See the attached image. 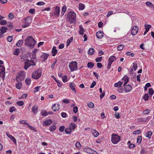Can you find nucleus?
Here are the masks:
<instances>
[{
  "label": "nucleus",
  "instance_id": "052dcab7",
  "mask_svg": "<svg viewBox=\"0 0 154 154\" xmlns=\"http://www.w3.org/2000/svg\"><path fill=\"white\" fill-rule=\"evenodd\" d=\"M65 127L63 126H62L60 127L59 129V130L61 132H63V131L64 129H65Z\"/></svg>",
  "mask_w": 154,
  "mask_h": 154
},
{
  "label": "nucleus",
  "instance_id": "a878e982",
  "mask_svg": "<svg viewBox=\"0 0 154 154\" xmlns=\"http://www.w3.org/2000/svg\"><path fill=\"white\" fill-rule=\"evenodd\" d=\"M122 84V82L119 81L118 82L115 83L114 86L116 87L119 88L121 87Z\"/></svg>",
  "mask_w": 154,
  "mask_h": 154
},
{
  "label": "nucleus",
  "instance_id": "58836bf2",
  "mask_svg": "<svg viewBox=\"0 0 154 154\" xmlns=\"http://www.w3.org/2000/svg\"><path fill=\"white\" fill-rule=\"evenodd\" d=\"M133 66L132 68V70L134 69V70H136L137 67V64L136 63L134 62L133 63Z\"/></svg>",
  "mask_w": 154,
  "mask_h": 154
},
{
  "label": "nucleus",
  "instance_id": "8fccbe9b",
  "mask_svg": "<svg viewBox=\"0 0 154 154\" xmlns=\"http://www.w3.org/2000/svg\"><path fill=\"white\" fill-rule=\"evenodd\" d=\"M99 91L101 93L100 96H104L105 94V93L104 91L102 92V89L101 88H100L99 89Z\"/></svg>",
  "mask_w": 154,
  "mask_h": 154
},
{
  "label": "nucleus",
  "instance_id": "0eeeda50",
  "mask_svg": "<svg viewBox=\"0 0 154 154\" xmlns=\"http://www.w3.org/2000/svg\"><path fill=\"white\" fill-rule=\"evenodd\" d=\"M25 77V73L24 71H20L19 73V75L17 78V80H23Z\"/></svg>",
  "mask_w": 154,
  "mask_h": 154
},
{
  "label": "nucleus",
  "instance_id": "6e6552de",
  "mask_svg": "<svg viewBox=\"0 0 154 154\" xmlns=\"http://www.w3.org/2000/svg\"><path fill=\"white\" fill-rule=\"evenodd\" d=\"M138 29L139 28L137 26H134L131 29V34L133 35H136L138 32Z\"/></svg>",
  "mask_w": 154,
  "mask_h": 154
},
{
  "label": "nucleus",
  "instance_id": "0e129e2a",
  "mask_svg": "<svg viewBox=\"0 0 154 154\" xmlns=\"http://www.w3.org/2000/svg\"><path fill=\"white\" fill-rule=\"evenodd\" d=\"M78 111V108L77 106H75L73 108V111L75 113H77Z\"/></svg>",
  "mask_w": 154,
  "mask_h": 154
},
{
  "label": "nucleus",
  "instance_id": "6ab92c4d",
  "mask_svg": "<svg viewBox=\"0 0 154 154\" xmlns=\"http://www.w3.org/2000/svg\"><path fill=\"white\" fill-rule=\"evenodd\" d=\"M23 43V41L22 40H19L17 41L16 43V45L18 47H20Z\"/></svg>",
  "mask_w": 154,
  "mask_h": 154
},
{
  "label": "nucleus",
  "instance_id": "13d9d810",
  "mask_svg": "<svg viewBox=\"0 0 154 154\" xmlns=\"http://www.w3.org/2000/svg\"><path fill=\"white\" fill-rule=\"evenodd\" d=\"M16 110V108L14 106H12L10 108L9 111L11 112H12Z\"/></svg>",
  "mask_w": 154,
  "mask_h": 154
},
{
  "label": "nucleus",
  "instance_id": "423d86ee",
  "mask_svg": "<svg viewBox=\"0 0 154 154\" xmlns=\"http://www.w3.org/2000/svg\"><path fill=\"white\" fill-rule=\"evenodd\" d=\"M76 17V14L74 12H70L68 14V17L69 20L71 22H73L75 21Z\"/></svg>",
  "mask_w": 154,
  "mask_h": 154
},
{
  "label": "nucleus",
  "instance_id": "6e6d98bb",
  "mask_svg": "<svg viewBox=\"0 0 154 154\" xmlns=\"http://www.w3.org/2000/svg\"><path fill=\"white\" fill-rule=\"evenodd\" d=\"M31 80L29 79H26L25 82L27 85H29L30 84Z\"/></svg>",
  "mask_w": 154,
  "mask_h": 154
},
{
  "label": "nucleus",
  "instance_id": "20e7f679",
  "mask_svg": "<svg viewBox=\"0 0 154 154\" xmlns=\"http://www.w3.org/2000/svg\"><path fill=\"white\" fill-rule=\"evenodd\" d=\"M120 137L117 134H113L112 135L111 141L114 144L117 143L120 140Z\"/></svg>",
  "mask_w": 154,
  "mask_h": 154
},
{
  "label": "nucleus",
  "instance_id": "2f4dec72",
  "mask_svg": "<svg viewBox=\"0 0 154 154\" xmlns=\"http://www.w3.org/2000/svg\"><path fill=\"white\" fill-rule=\"evenodd\" d=\"M65 133L67 134H69L72 132V130L69 127L66 128L65 130Z\"/></svg>",
  "mask_w": 154,
  "mask_h": 154
},
{
  "label": "nucleus",
  "instance_id": "774afa93",
  "mask_svg": "<svg viewBox=\"0 0 154 154\" xmlns=\"http://www.w3.org/2000/svg\"><path fill=\"white\" fill-rule=\"evenodd\" d=\"M41 88V86H40L35 87L34 88V91L35 92H37L38 91V90L39 89V88Z\"/></svg>",
  "mask_w": 154,
  "mask_h": 154
},
{
  "label": "nucleus",
  "instance_id": "864d4df0",
  "mask_svg": "<svg viewBox=\"0 0 154 154\" xmlns=\"http://www.w3.org/2000/svg\"><path fill=\"white\" fill-rule=\"evenodd\" d=\"M88 106L89 107L93 108L94 107V105L92 102H90L87 104Z\"/></svg>",
  "mask_w": 154,
  "mask_h": 154
},
{
  "label": "nucleus",
  "instance_id": "338daca9",
  "mask_svg": "<svg viewBox=\"0 0 154 154\" xmlns=\"http://www.w3.org/2000/svg\"><path fill=\"white\" fill-rule=\"evenodd\" d=\"M146 5L149 7L152 6L153 4L149 2H147L146 3Z\"/></svg>",
  "mask_w": 154,
  "mask_h": 154
},
{
  "label": "nucleus",
  "instance_id": "f03ea898",
  "mask_svg": "<svg viewBox=\"0 0 154 154\" xmlns=\"http://www.w3.org/2000/svg\"><path fill=\"white\" fill-rule=\"evenodd\" d=\"M37 60H35L32 58L31 59V60L28 59L26 60L24 62V68L26 70L30 66H35Z\"/></svg>",
  "mask_w": 154,
  "mask_h": 154
},
{
  "label": "nucleus",
  "instance_id": "b1692460",
  "mask_svg": "<svg viewBox=\"0 0 154 154\" xmlns=\"http://www.w3.org/2000/svg\"><path fill=\"white\" fill-rule=\"evenodd\" d=\"M60 12V8L58 6H56L55 7V11L54 12L55 15L57 16H58Z\"/></svg>",
  "mask_w": 154,
  "mask_h": 154
},
{
  "label": "nucleus",
  "instance_id": "de8ad7c7",
  "mask_svg": "<svg viewBox=\"0 0 154 154\" xmlns=\"http://www.w3.org/2000/svg\"><path fill=\"white\" fill-rule=\"evenodd\" d=\"M151 26L150 25H145V27L146 30L149 31Z\"/></svg>",
  "mask_w": 154,
  "mask_h": 154
},
{
  "label": "nucleus",
  "instance_id": "c9c22d12",
  "mask_svg": "<svg viewBox=\"0 0 154 154\" xmlns=\"http://www.w3.org/2000/svg\"><path fill=\"white\" fill-rule=\"evenodd\" d=\"M66 6H64L62 9V12L61 14H62V16H63L64 14V13L66 12Z\"/></svg>",
  "mask_w": 154,
  "mask_h": 154
},
{
  "label": "nucleus",
  "instance_id": "3c124183",
  "mask_svg": "<svg viewBox=\"0 0 154 154\" xmlns=\"http://www.w3.org/2000/svg\"><path fill=\"white\" fill-rule=\"evenodd\" d=\"M7 23V21L5 20H2L0 22V24L2 25H5Z\"/></svg>",
  "mask_w": 154,
  "mask_h": 154
},
{
  "label": "nucleus",
  "instance_id": "412c9836",
  "mask_svg": "<svg viewBox=\"0 0 154 154\" xmlns=\"http://www.w3.org/2000/svg\"><path fill=\"white\" fill-rule=\"evenodd\" d=\"M57 53V51L56 49V47L55 46H54L52 48V56H54Z\"/></svg>",
  "mask_w": 154,
  "mask_h": 154
},
{
  "label": "nucleus",
  "instance_id": "4d7b16f0",
  "mask_svg": "<svg viewBox=\"0 0 154 154\" xmlns=\"http://www.w3.org/2000/svg\"><path fill=\"white\" fill-rule=\"evenodd\" d=\"M35 12V10L34 9H30L29 11V13L32 14H34Z\"/></svg>",
  "mask_w": 154,
  "mask_h": 154
},
{
  "label": "nucleus",
  "instance_id": "39448f33",
  "mask_svg": "<svg viewBox=\"0 0 154 154\" xmlns=\"http://www.w3.org/2000/svg\"><path fill=\"white\" fill-rule=\"evenodd\" d=\"M69 67L72 72L75 70H76L77 68V63L75 61H72L69 64Z\"/></svg>",
  "mask_w": 154,
  "mask_h": 154
},
{
  "label": "nucleus",
  "instance_id": "f3484780",
  "mask_svg": "<svg viewBox=\"0 0 154 154\" xmlns=\"http://www.w3.org/2000/svg\"><path fill=\"white\" fill-rule=\"evenodd\" d=\"M88 153L91 154H98L95 151L90 148H88L87 149Z\"/></svg>",
  "mask_w": 154,
  "mask_h": 154
},
{
  "label": "nucleus",
  "instance_id": "473e14b6",
  "mask_svg": "<svg viewBox=\"0 0 154 154\" xmlns=\"http://www.w3.org/2000/svg\"><path fill=\"white\" fill-rule=\"evenodd\" d=\"M79 29H80L79 33L81 35H83L84 34V29L82 26H79Z\"/></svg>",
  "mask_w": 154,
  "mask_h": 154
},
{
  "label": "nucleus",
  "instance_id": "1a4fd4ad",
  "mask_svg": "<svg viewBox=\"0 0 154 154\" xmlns=\"http://www.w3.org/2000/svg\"><path fill=\"white\" fill-rule=\"evenodd\" d=\"M60 109V105L57 103L53 104L52 106V109L54 111H58Z\"/></svg>",
  "mask_w": 154,
  "mask_h": 154
},
{
  "label": "nucleus",
  "instance_id": "f704fd0d",
  "mask_svg": "<svg viewBox=\"0 0 154 154\" xmlns=\"http://www.w3.org/2000/svg\"><path fill=\"white\" fill-rule=\"evenodd\" d=\"M142 140V137L141 136H139L137 139V143L138 144L140 143Z\"/></svg>",
  "mask_w": 154,
  "mask_h": 154
},
{
  "label": "nucleus",
  "instance_id": "79ce46f5",
  "mask_svg": "<svg viewBox=\"0 0 154 154\" xmlns=\"http://www.w3.org/2000/svg\"><path fill=\"white\" fill-rule=\"evenodd\" d=\"M62 80L64 82H66L68 81L67 79V76L66 75H65L63 76H62Z\"/></svg>",
  "mask_w": 154,
  "mask_h": 154
},
{
  "label": "nucleus",
  "instance_id": "72a5a7b5",
  "mask_svg": "<svg viewBox=\"0 0 154 154\" xmlns=\"http://www.w3.org/2000/svg\"><path fill=\"white\" fill-rule=\"evenodd\" d=\"M73 38L72 37H71L69 39H68L66 42V46H68L70 44L71 41H72Z\"/></svg>",
  "mask_w": 154,
  "mask_h": 154
},
{
  "label": "nucleus",
  "instance_id": "7ed1b4c3",
  "mask_svg": "<svg viewBox=\"0 0 154 154\" xmlns=\"http://www.w3.org/2000/svg\"><path fill=\"white\" fill-rule=\"evenodd\" d=\"M42 74V70L39 69H38L33 72L32 75V78L35 79H38L41 76Z\"/></svg>",
  "mask_w": 154,
  "mask_h": 154
},
{
  "label": "nucleus",
  "instance_id": "4468645a",
  "mask_svg": "<svg viewBox=\"0 0 154 154\" xmlns=\"http://www.w3.org/2000/svg\"><path fill=\"white\" fill-rule=\"evenodd\" d=\"M96 36L97 38H101L103 36V33L101 31H98L96 33Z\"/></svg>",
  "mask_w": 154,
  "mask_h": 154
},
{
  "label": "nucleus",
  "instance_id": "393cba45",
  "mask_svg": "<svg viewBox=\"0 0 154 154\" xmlns=\"http://www.w3.org/2000/svg\"><path fill=\"white\" fill-rule=\"evenodd\" d=\"M122 79H123L124 80V86H125L126 84H127L128 83L129 79L128 77L127 76H125Z\"/></svg>",
  "mask_w": 154,
  "mask_h": 154
},
{
  "label": "nucleus",
  "instance_id": "09e8293b",
  "mask_svg": "<svg viewBox=\"0 0 154 154\" xmlns=\"http://www.w3.org/2000/svg\"><path fill=\"white\" fill-rule=\"evenodd\" d=\"M27 125H28V127L31 130L33 131H34L35 132L36 131V129L34 127H33L32 126H31L29 125L28 124Z\"/></svg>",
  "mask_w": 154,
  "mask_h": 154
},
{
  "label": "nucleus",
  "instance_id": "5701e85b",
  "mask_svg": "<svg viewBox=\"0 0 154 154\" xmlns=\"http://www.w3.org/2000/svg\"><path fill=\"white\" fill-rule=\"evenodd\" d=\"M56 129V127L54 125H51L49 127V130L51 132H52L55 131Z\"/></svg>",
  "mask_w": 154,
  "mask_h": 154
},
{
  "label": "nucleus",
  "instance_id": "2eb2a0df",
  "mask_svg": "<svg viewBox=\"0 0 154 154\" xmlns=\"http://www.w3.org/2000/svg\"><path fill=\"white\" fill-rule=\"evenodd\" d=\"M132 87L131 85H128L124 88V90L126 92H128L131 90Z\"/></svg>",
  "mask_w": 154,
  "mask_h": 154
},
{
  "label": "nucleus",
  "instance_id": "cd10ccee",
  "mask_svg": "<svg viewBox=\"0 0 154 154\" xmlns=\"http://www.w3.org/2000/svg\"><path fill=\"white\" fill-rule=\"evenodd\" d=\"M7 30V28L5 26H2L0 29V31L4 34L6 32Z\"/></svg>",
  "mask_w": 154,
  "mask_h": 154
},
{
  "label": "nucleus",
  "instance_id": "c756f323",
  "mask_svg": "<svg viewBox=\"0 0 154 154\" xmlns=\"http://www.w3.org/2000/svg\"><path fill=\"white\" fill-rule=\"evenodd\" d=\"M41 114L42 116H48V112L45 110H43L41 112Z\"/></svg>",
  "mask_w": 154,
  "mask_h": 154
},
{
  "label": "nucleus",
  "instance_id": "e433bc0d",
  "mask_svg": "<svg viewBox=\"0 0 154 154\" xmlns=\"http://www.w3.org/2000/svg\"><path fill=\"white\" fill-rule=\"evenodd\" d=\"M75 84L73 83H70L69 84V86L72 90L75 92V89L74 88Z\"/></svg>",
  "mask_w": 154,
  "mask_h": 154
},
{
  "label": "nucleus",
  "instance_id": "bb28decb",
  "mask_svg": "<svg viewBox=\"0 0 154 154\" xmlns=\"http://www.w3.org/2000/svg\"><path fill=\"white\" fill-rule=\"evenodd\" d=\"M152 135V133L151 131H149L147 132L145 135V136L146 137H148L149 138H150Z\"/></svg>",
  "mask_w": 154,
  "mask_h": 154
},
{
  "label": "nucleus",
  "instance_id": "4be33fe9",
  "mask_svg": "<svg viewBox=\"0 0 154 154\" xmlns=\"http://www.w3.org/2000/svg\"><path fill=\"white\" fill-rule=\"evenodd\" d=\"M116 57L114 56H111L109 57V62L112 63L113 61L116 60Z\"/></svg>",
  "mask_w": 154,
  "mask_h": 154
},
{
  "label": "nucleus",
  "instance_id": "dca6fc26",
  "mask_svg": "<svg viewBox=\"0 0 154 154\" xmlns=\"http://www.w3.org/2000/svg\"><path fill=\"white\" fill-rule=\"evenodd\" d=\"M7 136L11 139L14 143H17L16 139L13 137L12 135L9 134L8 133H6Z\"/></svg>",
  "mask_w": 154,
  "mask_h": 154
},
{
  "label": "nucleus",
  "instance_id": "37998d69",
  "mask_svg": "<svg viewBox=\"0 0 154 154\" xmlns=\"http://www.w3.org/2000/svg\"><path fill=\"white\" fill-rule=\"evenodd\" d=\"M22 86V83L21 82H18L17 84L16 85V87L18 89H20Z\"/></svg>",
  "mask_w": 154,
  "mask_h": 154
},
{
  "label": "nucleus",
  "instance_id": "c03bdc74",
  "mask_svg": "<svg viewBox=\"0 0 154 154\" xmlns=\"http://www.w3.org/2000/svg\"><path fill=\"white\" fill-rule=\"evenodd\" d=\"M149 93L150 95H153L154 93V90L152 88H149Z\"/></svg>",
  "mask_w": 154,
  "mask_h": 154
},
{
  "label": "nucleus",
  "instance_id": "e2e57ef3",
  "mask_svg": "<svg viewBox=\"0 0 154 154\" xmlns=\"http://www.w3.org/2000/svg\"><path fill=\"white\" fill-rule=\"evenodd\" d=\"M140 133V130H138L135 131H134L133 132V134H138Z\"/></svg>",
  "mask_w": 154,
  "mask_h": 154
},
{
  "label": "nucleus",
  "instance_id": "49530a36",
  "mask_svg": "<svg viewBox=\"0 0 154 154\" xmlns=\"http://www.w3.org/2000/svg\"><path fill=\"white\" fill-rule=\"evenodd\" d=\"M124 46L122 45H119L117 47V49L118 51H121L123 49Z\"/></svg>",
  "mask_w": 154,
  "mask_h": 154
},
{
  "label": "nucleus",
  "instance_id": "680f3d73",
  "mask_svg": "<svg viewBox=\"0 0 154 154\" xmlns=\"http://www.w3.org/2000/svg\"><path fill=\"white\" fill-rule=\"evenodd\" d=\"M32 58L35 60H36V53L35 52H32Z\"/></svg>",
  "mask_w": 154,
  "mask_h": 154
},
{
  "label": "nucleus",
  "instance_id": "7c9ffc66",
  "mask_svg": "<svg viewBox=\"0 0 154 154\" xmlns=\"http://www.w3.org/2000/svg\"><path fill=\"white\" fill-rule=\"evenodd\" d=\"M79 10H83L85 8V5L82 3H80L79 5Z\"/></svg>",
  "mask_w": 154,
  "mask_h": 154
},
{
  "label": "nucleus",
  "instance_id": "a211bd4d",
  "mask_svg": "<svg viewBox=\"0 0 154 154\" xmlns=\"http://www.w3.org/2000/svg\"><path fill=\"white\" fill-rule=\"evenodd\" d=\"M2 74L5 75V68L4 66L0 65V75Z\"/></svg>",
  "mask_w": 154,
  "mask_h": 154
},
{
  "label": "nucleus",
  "instance_id": "ddd939ff",
  "mask_svg": "<svg viewBox=\"0 0 154 154\" xmlns=\"http://www.w3.org/2000/svg\"><path fill=\"white\" fill-rule=\"evenodd\" d=\"M49 56V54L46 53H43L42 55H41L40 57L43 61H45L46 60L48 56Z\"/></svg>",
  "mask_w": 154,
  "mask_h": 154
},
{
  "label": "nucleus",
  "instance_id": "9d476101",
  "mask_svg": "<svg viewBox=\"0 0 154 154\" xmlns=\"http://www.w3.org/2000/svg\"><path fill=\"white\" fill-rule=\"evenodd\" d=\"M32 112L34 115H36L38 112V106L37 105H35L33 106L32 109Z\"/></svg>",
  "mask_w": 154,
  "mask_h": 154
},
{
  "label": "nucleus",
  "instance_id": "5fc2aeb1",
  "mask_svg": "<svg viewBox=\"0 0 154 154\" xmlns=\"http://www.w3.org/2000/svg\"><path fill=\"white\" fill-rule=\"evenodd\" d=\"M17 104L19 106H22L24 104V103L22 101H18L17 102Z\"/></svg>",
  "mask_w": 154,
  "mask_h": 154
},
{
  "label": "nucleus",
  "instance_id": "9b49d317",
  "mask_svg": "<svg viewBox=\"0 0 154 154\" xmlns=\"http://www.w3.org/2000/svg\"><path fill=\"white\" fill-rule=\"evenodd\" d=\"M90 131L92 133L93 135L95 137H97L99 134V133L94 129H90Z\"/></svg>",
  "mask_w": 154,
  "mask_h": 154
},
{
  "label": "nucleus",
  "instance_id": "f8f14e48",
  "mask_svg": "<svg viewBox=\"0 0 154 154\" xmlns=\"http://www.w3.org/2000/svg\"><path fill=\"white\" fill-rule=\"evenodd\" d=\"M52 120L50 119L46 120L43 122V125L44 126H47L50 125L52 123Z\"/></svg>",
  "mask_w": 154,
  "mask_h": 154
},
{
  "label": "nucleus",
  "instance_id": "69168bd1",
  "mask_svg": "<svg viewBox=\"0 0 154 154\" xmlns=\"http://www.w3.org/2000/svg\"><path fill=\"white\" fill-rule=\"evenodd\" d=\"M13 39L12 37L11 36H10L8 37L7 40L8 42H11L12 41Z\"/></svg>",
  "mask_w": 154,
  "mask_h": 154
},
{
  "label": "nucleus",
  "instance_id": "a19ab883",
  "mask_svg": "<svg viewBox=\"0 0 154 154\" xmlns=\"http://www.w3.org/2000/svg\"><path fill=\"white\" fill-rule=\"evenodd\" d=\"M75 146L78 149H80L81 148V145L79 142H76L75 144Z\"/></svg>",
  "mask_w": 154,
  "mask_h": 154
},
{
  "label": "nucleus",
  "instance_id": "bf43d9fd",
  "mask_svg": "<svg viewBox=\"0 0 154 154\" xmlns=\"http://www.w3.org/2000/svg\"><path fill=\"white\" fill-rule=\"evenodd\" d=\"M102 57H100L97 58L95 60L96 62H100L102 60Z\"/></svg>",
  "mask_w": 154,
  "mask_h": 154
},
{
  "label": "nucleus",
  "instance_id": "a18cd8bd",
  "mask_svg": "<svg viewBox=\"0 0 154 154\" xmlns=\"http://www.w3.org/2000/svg\"><path fill=\"white\" fill-rule=\"evenodd\" d=\"M150 110L149 109L144 110L143 112V114H148L150 112Z\"/></svg>",
  "mask_w": 154,
  "mask_h": 154
},
{
  "label": "nucleus",
  "instance_id": "aec40b11",
  "mask_svg": "<svg viewBox=\"0 0 154 154\" xmlns=\"http://www.w3.org/2000/svg\"><path fill=\"white\" fill-rule=\"evenodd\" d=\"M69 127V128L70 130L72 131L75 128V124L73 122H72L70 124Z\"/></svg>",
  "mask_w": 154,
  "mask_h": 154
},
{
  "label": "nucleus",
  "instance_id": "603ef678",
  "mask_svg": "<svg viewBox=\"0 0 154 154\" xmlns=\"http://www.w3.org/2000/svg\"><path fill=\"white\" fill-rule=\"evenodd\" d=\"M8 17L9 19L11 20L14 18V16L13 14L10 13L8 15Z\"/></svg>",
  "mask_w": 154,
  "mask_h": 154
},
{
  "label": "nucleus",
  "instance_id": "4c0bfd02",
  "mask_svg": "<svg viewBox=\"0 0 154 154\" xmlns=\"http://www.w3.org/2000/svg\"><path fill=\"white\" fill-rule=\"evenodd\" d=\"M94 64L92 62H89L87 64V66L88 68H91L94 66Z\"/></svg>",
  "mask_w": 154,
  "mask_h": 154
},
{
  "label": "nucleus",
  "instance_id": "c85d7f7f",
  "mask_svg": "<svg viewBox=\"0 0 154 154\" xmlns=\"http://www.w3.org/2000/svg\"><path fill=\"white\" fill-rule=\"evenodd\" d=\"M94 50L93 48H90L88 51V54L90 55H92L94 54Z\"/></svg>",
  "mask_w": 154,
  "mask_h": 154
},
{
  "label": "nucleus",
  "instance_id": "f257e3e1",
  "mask_svg": "<svg viewBox=\"0 0 154 154\" xmlns=\"http://www.w3.org/2000/svg\"><path fill=\"white\" fill-rule=\"evenodd\" d=\"M36 43V41L33 38L32 36H29L27 37L25 43V45L30 48H32Z\"/></svg>",
  "mask_w": 154,
  "mask_h": 154
},
{
  "label": "nucleus",
  "instance_id": "ea45409f",
  "mask_svg": "<svg viewBox=\"0 0 154 154\" xmlns=\"http://www.w3.org/2000/svg\"><path fill=\"white\" fill-rule=\"evenodd\" d=\"M19 49H17L14 50V55H18L19 54Z\"/></svg>",
  "mask_w": 154,
  "mask_h": 154
}]
</instances>
